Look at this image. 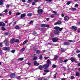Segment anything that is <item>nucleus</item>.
<instances>
[{"mask_svg":"<svg viewBox=\"0 0 80 80\" xmlns=\"http://www.w3.org/2000/svg\"><path fill=\"white\" fill-rule=\"evenodd\" d=\"M23 60V58H19L18 59V60H19V61H22V60Z\"/></svg>","mask_w":80,"mask_h":80,"instance_id":"nucleus-26","label":"nucleus"},{"mask_svg":"<svg viewBox=\"0 0 80 80\" xmlns=\"http://www.w3.org/2000/svg\"><path fill=\"white\" fill-rule=\"evenodd\" d=\"M39 58L40 60H42V55H40L39 57Z\"/></svg>","mask_w":80,"mask_h":80,"instance_id":"nucleus-35","label":"nucleus"},{"mask_svg":"<svg viewBox=\"0 0 80 80\" xmlns=\"http://www.w3.org/2000/svg\"><path fill=\"white\" fill-rule=\"evenodd\" d=\"M33 22H34V21L33 20H32L31 21V22H30L29 24H32V23H33Z\"/></svg>","mask_w":80,"mask_h":80,"instance_id":"nucleus-39","label":"nucleus"},{"mask_svg":"<svg viewBox=\"0 0 80 80\" xmlns=\"http://www.w3.org/2000/svg\"><path fill=\"white\" fill-rule=\"evenodd\" d=\"M15 42H19V40L18 39L15 40Z\"/></svg>","mask_w":80,"mask_h":80,"instance_id":"nucleus-33","label":"nucleus"},{"mask_svg":"<svg viewBox=\"0 0 80 80\" xmlns=\"http://www.w3.org/2000/svg\"><path fill=\"white\" fill-rule=\"evenodd\" d=\"M49 19H50V18H47V21H49Z\"/></svg>","mask_w":80,"mask_h":80,"instance_id":"nucleus-64","label":"nucleus"},{"mask_svg":"<svg viewBox=\"0 0 80 80\" xmlns=\"http://www.w3.org/2000/svg\"><path fill=\"white\" fill-rule=\"evenodd\" d=\"M70 43L68 42H65L64 43V44L65 45H69Z\"/></svg>","mask_w":80,"mask_h":80,"instance_id":"nucleus-24","label":"nucleus"},{"mask_svg":"<svg viewBox=\"0 0 80 80\" xmlns=\"http://www.w3.org/2000/svg\"><path fill=\"white\" fill-rule=\"evenodd\" d=\"M4 42H5V44L6 45V46H8V43H9V41H8V39L6 38V40L4 41Z\"/></svg>","mask_w":80,"mask_h":80,"instance_id":"nucleus-5","label":"nucleus"},{"mask_svg":"<svg viewBox=\"0 0 80 80\" xmlns=\"http://www.w3.org/2000/svg\"><path fill=\"white\" fill-rule=\"evenodd\" d=\"M76 52H77V53H80V50L77 51Z\"/></svg>","mask_w":80,"mask_h":80,"instance_id":"nucleus-55","label":"nucleus"},{"mask_svg":"<svg viewBox=\"0 0 80 80\" xmlns=\"http://www.w3.org/2000/svg\"><path fill=\"white\" fill-rule=\"evenodd\" d=\"M36 55H37L34 54L32 56V57H34L33 58V60H37V59L38 58L37 57H37V56Z\"/></svg>","mask_w":80,"mask_h":80,"instance_id":"nucleus-7","label":"nucleus"},{"mask_svg":"<svg viewBox=\"0 0 80 80\" xmlns=\"http://www.w3.org/2000/svg\"><path fill=\"white\" fill-rule=\"evenodd\" d=\"M58 57V56H54V58L53 59L54 60H57V58Z\"/></svg>","mask_w":80,"mask_h":80,"instance_id":"nucleus-22","label":"nucleus"},{"mask_svg":"<svg viewBox=\"0 0 80 80\" xmlns=\"http://www.w3.org/2000/svg\"><path fill=\"white\" fill-rule=\"evenodd\" d=\"M0 16L2 17H4L3 14H0Z\"/></svg>","mask_w":80,"mask_h":80,"instance_id":"nucleus-62","label":"nucleus"},{"mask_svg":"<svg viewBox=\"0 0 80 80\" xmlns=\"http://www.w3.org/2000/svg\"><path fill=\"white\" fill-rule=\"evenodd\" d=\"M40 53V51L39 50L37 51L36 52V53L37 54H38L39 53Z\"/></svg>","mask_w":80,"mask_h":80,"instance_id":"nucleus-37","label":"nucleus"},{"mask_svg":"<svg viewBox=\"0 0 80 80\" xmlns=\"http://www.w3.org/2000/svg\"><path fill=\"white\" fill-rule=\"evenodd\" d=\"M61 59V60L60 61V62L61 63H62V62H63V60L62 59Z\"/></svg>","mask_w":80,"mask_h":80,"instance_id":"nucleus-57","label":"nucleus"},{"mask_svg":"<svg viewBox=\"0 0 80 80\" xmlns=\"http://www.w3.org/2000/svg\"><path fill=\"white\" fill-rule=\"evenodd\" d=\"M44 72H46V73H48V72H49L50 71L48 70L45 69L44 71Z\"/></svg>","mask_w":80,"mask_h":80,"instance_id":"nucleus-28","label":"nucleus"},{"mask_svg":"<svg viewBox=\"0 0 80 80\" xmlns=\"http://www.w3.org/2000/svg\"><path fill=\"white\" fill-rule=\"evenodd\" d=\"M40 8H41V7H39L38 8V12L39 14L42 15V13H43V10L42 9H39Z\"/></svg>","mask_w":80,"mask_h":80,"instance_id":"nucleus-2","label":"nucleus"},{"mask_svg":"<svg viewBox=\"0 0 80 80\" xmlns=\"http://www.w3.org/2000/svg\"><path fill=\"white\" fill-rule=\"evenodd\" d=\"M71 80H72L74 78V77L73 76H72L70 78Z\"/></svg>","mask_w":80,"mask_h":80,"instance_id":"nucleus-45","label":"nucleus"},{"mask_svg":"<svg viewBox=\"0 0 80 80\" xmlns=\"http://www.w3.org/2000/svg\"><path fill=\"white\" fill-rule=\"evenodd\" d=\"M61 23H62V21H59L54 23V25H60V24H61Z\"/></svg>","mask_w":80,"mask_h":80,"instance_id":"nucleus-11","label":"nucleus"},{"mask_svg":"<svg viewBox=\"0 0 80 80\" xmlns=\"http://www.w3.org/2000/svg\"><path fill=\"white\" fill-rule=\"evenodd\" d=\"M68 62V59L65 60L63 61V62Z\"/></svg>","mask_w":80,"mask_h":80,"instance_id":"nucleus-46","label":"nucleus"},{"mask_svg":"<svg viewBox=\"0 0 80 80\" xmlns=\"http://www.w3.org/2000/svg\"><path fill=\"white\" fill-rule=\"evenodd\" d=\"M32 5H35V2H33L32 3Z\"/></svg>","mask_w":80,"mask_h":80,"instance_id":"nucleus-48","label":"nucleus"},{"mask_svg":"<svg viewBox=\"0 0 80 80\" xmlns=\"http://www.w3.org/2000/svg\"><path fill=\"white\" fill-rule=\"evenodd\" d=\"M27 15L28 17H30V16L32 15V13H29L27 14Z\"/></svg>","mask_w":80,"mask_h":80,"instance_id":"nucleus-27","label":"nucleus"},{"mask_svg":"<svg viewBox=\"0 0 80 80\" xmlns=\"http://www.w3.org/2000/svg\"><path fill=\"white\" fill-rule=\"evenodd\" d=\"M1 28H2V30H3V31H5V30H6V29H5V27H4L3 26L1 27Z\"/></svg>","mask_w":80,"mask_h":80,"instance_id":"nucleus-25","label":"nucleus"},{"mask_svg":"<svg viewBox=\"0 0 80 80\" xmlns=\"http://www.w3.org/2000/svg\"><path fill=\"white\" fill-rule=\"evenodd\" d=\"M15 38H12L10 40V42L11 44H13L15 43Z\"/></svg>","mask_w":80,"mask_h":80,"instance_id":"nucleus-9","label":"nucleus"},{"mask_svg":"<svg viewBox=\"0 0 80 80\" xmlns=\"http://www.w3.org/2000/svg\"><path fill=\"white\" fill-rule=\"evenodd\" d=\"M79 74L80 73H79V72H77L76 73V76H77V77H78L79 76Z\"/></svg>","mask_w":80,"mask_h":80,"instance_id":"nucleus-30","label":"nucleus"},{"mask_svg":"<svg viewBox=\"0 0 80 80\" xmlns=\"http://www.w3.org/2000/svg\"><path fill=\"white\" fill-rule=\"evenodd\" d=\"M0 47H3V45H2V42L0 43Z\"/></svg>","mask_w":80,"mask_h":80,"instance_id":"nucleus-50","label":"nucleus"},{"mask_svg":"<svg viewBox=\"0 0 80 80\" xmlns=\"http://www.w3.org/2000/svg\"><path fill=\"white\" fill-rule=\"evenodd\" d=\"M22 1L23 2H26L25 0H22Z\"/></svg>","mask_w":80,"mask_h":80,"instance_id":"nucleus-61","label":"nucleus"},{"mask_svg":"<svg viewBox=\"0 0 80 80\" xmlns=\"http://www.w3.org/2000/svg\"><path fill=\"white\" fill-rule=\"evenodd\" d=\"M36 34H37V32H34L33 33V35H36Z\"/></svg>","mask_w":80,"mask_h":80,"instance_id":"nucleus-44","label":"nucleus"},{"mask_svg":"<svg viewBox=\"0 0 80 80\" xmlns=\"http://www.w3.org/2000/svg\"><path fill=\"white\" fill-rule=\"evenodd\" d=\"M68 42H73V41H72V40H68Z\"/></svg>","mask_w":80,"mask_h":80,"instance_id":"nucleus-59","label":"nucleus"},{"mask_svg":"<svg viewBox=\"0 0 80 80\" xmlns=\"http://www.w3.org/2000/svg\"><path fill=\"white\" fill-rule=\"evenodd\" d=\"M43 80H48L47 79V78H45L43 79Z\"/></svg>","mask_w":80,"mask_h":80,"instance_id":"nucleus-56","label":"nucleus"},{"mask_svg":"<svg viewBox=\"0 0 80 80\" xmlns=\"http://www.w3.org/2000/svg\"><path fill=\"white\" fill-rule=\"evenodd\" d=\"M25 48H23L20 51L21 52H23L24 50H25Z\"/></svg>","mask_w":80,"mask_h":80,"instance_id":"nucleus-29","label":"nucleus"},{"mask_svg":"<svg viewBox=\"0 0 80 80\" xmlns=\"http://www.w3.org/2000/svg\"><path fill=\"white\" fill-rule=\"evenodd\" d=\"M71 2H72L71 1H69L68 3H67V4L68 5H70V3H71Z\"/></svg>","mask_w":80,"mask_h":80,"instance_id":"nucleus-40","label":"nucleus"},{"mask_svg":"<svg viewBox=\"0 0 80 80\" xmlns=\"http://www.w3.org/2000/svg\"><path fill=\"white\" fill-rule=\"evenodd\" d=\"M61 16L62 17H64V14H62Z\"/></svg>","mask_w":80,"mask_h":80,"instance_id":"nucleus-60","label":"nucleus"},{"mask_svg":"<svg viewBox=\"0 0 80 80\" xmlns=\"http://www.w3.org/2000/svg\"><path fill=\"white\" fill-rule=\"evenodd\" d=\"M41 27H43V28L45 27H49V25H46V24H41Z\"/></svg>","mask_w":80,"mask_h":80,"instance_id":"nucleus-6","label":"nucleus"},{"mask_svg":"<svg viewBox=\"0 0 80 80\" xmlns=\"http://www.w3.org/2000/svg\"><path fill=\"white\" fill-rule=\"evenodd\" d=\"M57 67V66H56V65H53L52 66V67H53V68H56V67Z\"/></svg>","mask_w":80,"mask_h":80,"instance_id":"nucleus-38","label":"nucleus"},{"mask_svg":"<svg viewBox=\"0 0 80 80\" xmlns=\"http://www.w3.org/2000/svg\"><path fill=\"white\" fill-rule=\"evenodd\" d=\"M13 23L14 24H15V25L17 23V22L16 21L14 22H13Z\"/></svg>","mask_w":80,"mask_h":80,"instance_id":"nucleus-63","label":"nucleus"},{"mask_svg":"<svg viewBox=\"0 0 80 80\" xmlns=\"http://www.w3.org/2000/svg\"><path fill=\"white\" fill-rule=\"evenodd\" d=\"M58 40V38H53L52 39V41L53 42H57Z\"/></svg>","mask_w":80,"mask_h":80,"instance_id":"nucleus-4","label":"nucleus"},{"mask_svg":"<svg viewBox=\"0 0 80 80\" xmlns=\"http://www.w3.org/2000/svg\"><path fill=\"white\" fill-rule=\"evenodd\" d=\"M5 25V23L3 22H0V26H3V27H4Z\"/></svg>","mask_w":80,"mask_h":80,"instance_id":"nucleus-17","label":"nucleus"},{"mask_svg":"<svg viewBox=\"0 0 80 80\" xmlns=\"http://www.w3.org/2000/svg\"><path fill=\"white\" fill-rule=\"evenodd\" d=\"M49 58V57H45L44 58L45 59H48Z\"/></svg>","mask_w":80,"mask_h":80,"instance_id":"nucleus-49","label":"nucleus"},{"mask_svg":"<svg viewBox=\"0 0 80 80\" xmlns=\"http://www.w3.org/2000/svg\"><path fill=\"white\" fill-rule=\"evenodd\" d=\"M15 76V74L14 73H12L10 75L11 78H14Z\"/></svg>","mask_w":80,"mask_h":80,"instance_id":"nucleus-12","label":"nucleus"},{"mask_svg":"<svg viewBox=\"0 0 80 80\" xmlns=\"http://www.w3.org/2000/svg\"><path fill=\"white\" fill-rule=\"evenodd\" d=\"M68 20H69V17H68L66 16L64 17V21H68Z\"/></svg>","mask_w":80,"mask_h":80,"instance_id":"nucleus-10","label":"nucleus"},{"mask_svg":"<svg viewBox=\"0 0 80 80\" xmlns=\"http://www.w3.org/2000/svg\"><path fill=\"white\" fill-rule=\"evenodd\" d=\"M4 12L5 13H7L8 12V11H7V9H6L4 10Z\"/></svg>","mask_w":80,"mask_h":80,"instance_id":"nucleus-54","label":"nucleus"},{"mask_svg":"<svg viewBox=\"0 0 80 80\" xmlns=\"http://www.w3.org/2000/svg\"><path fill=\"white\" fill-rule=\"evenodd\" d=\"M47 64H48V65H49V64H50L51 63V61H50V60L48 59L47 61Z\"/></svg>","mask_w":80,"mask_h":80,"instance_id":"nucleus-21","label":"nucleus"},{"mask_svg":"<svg viewBox=\"0 0 80 80\" xmlns=\"http://www.w3.org/2000/svg\"><path fill=\"white\" fill-rule=\"evenodd\" d=\"M15 51V50H12L11 51V52L12 53H14Z\"/></svg>","mask_w":80,"mask_h":80,"instance_id":"nucleus-43","label":"nucleus"},{"mask_svg":"<svg viewBox=\"0 0 80 80\" xmlns=\"http://www.w3.org/2000/svg\"><path fill=\"white\" fill-rule=\"evenodd\" d=\"M25 16H26V14L25 13H24L21 15V17L22 18L25 17Z\"/></svg>","mask_w":80,"mask_h":80,"instance_id":"nucleus-14","label":"nucleus"},{"mask_svg":"<svg viewBox=\"0 0 80 80\" xmlns=\"http://www.w3.org/2000/svg\"><path fill=\"white\" fill-rule=\"evenodd\" d=\"M42 80V78H40L38 79V80Z\"/></svg>","mask_w":80,"mask_h":80,"instance_id":"nucleus-58","label":"nucleus"},{"mask_svg":"<svg viewBox=\"0 0 80 80\" xmlns=\"http://www.w3.org/2000/svg\"><path fill=\"white\" fill-rule=\"evenodd\" d=\"M48 66H49V64H46L44 65L43 66V68H47L48 67Z\"/></svg>","mask_w":80,"mask_h":80,"instance_id":"nucleus-8","label":"nucleus"},{"mask_svg":"<svg viewBox=\"0 0 80 80\" xmlns=\"http://www.w3.org/2000/svg\"><path fill=\"white\" fill-rule=\"evenodd\" d=\"M3 0H0V5H3Z\"/></svg>","mask_w":80,"mask_h":80,"instance_id":"nucleus-19","label":"nucleus"},{"mask_svg":"<svg viewBox=\"0 0 80 80\" xmlns=\"http://www.w3.org/2000/svg\"><path fill=\"white\" fill-rule=\"evenodd\" d=\"M20 14H21V12H17L16 13V15H20Z\"/></svg>","mask_w":80,"mask_h":80,"instance_id":"nucleus-41","label":"nucleus"},{"mask_svg":"<svg viewBox=\"0 0 80 80\" xmlns=\"http://www.w3.org/2000/svg\"><path fill=\"white\" fill-rule=\"evenodd\" d=\"M5 35H6V36L8 35V32H6L5 33Z\"/></svg>","mask_w":80,"mask_h":80,"instance_id":"nucleus-51","label":"nucleus"},{"mask_svg":"<svg viewBox=\"0 0 80 80\" xmlns=\"http://www.w3.org/2000/svg\"><path fill=\"white\" fill-rule=\"evenodd\" d=\"M63 28H60L59 27L57 26L55 27L54 28V29H55V30L54 31V32L55 34H58V30L61 31L63 30Z\"/></svg>","mask_w":80,"mask_h":80,"instance_id":"nucleus-1","label":"nucleus"},{"mask_svg":"<svg viewBox=\"0 0 80 80\" xmlns=\"http://www.w3.org/2000/svg\"><path fill=\"white\" fill-rule=\"evenodd\" d=\"M55 17V15L54 14H53L51 15V18H53Z\"/></svg>","mask_w":80,"mask_h":80,"instance_id":"nucleus-34","label":"nucleus"},{"mask_svg":"<svg viewBox=\"0 0 80 80\" xmlns=\"http://www.w3.org/2000/svg\"><path fill=\"white\" fill-rule=\"evenodd\" d=\"M9 15H11V14H12V12L11 11H10L9 12Z\"/></svg>","mask_w":80,"mask_h":80,"instance_id":"nucleus-52","label":"nucleus"},{"mask_svg":"<svg viewBox=\"0 0 80 80\" xmlns=\"http://www.w3.org/2000/svg\"><path fill=\"white\" fill-rule=\"evenodd\" d=\"M78 5L77 4H75V5L74 7H78Z\"/></svg>","mask_w":80,"mask_h":80,"instance_id":"nucleus-42","label":"nucleus"},{"mask_svg":"<svg viewBox=\"0 0 80 80\" xmlns=\"http://www.w3.org/2000/svg\"><path fill=\"white\" fill-rule=\"evenodd\" d=\"M2 49L3 50L7 51V52H9V51H10V49L8 47H4L2 48Z\"/></svg>","mask_w":80,"mask_h":80,"instance_id":"nucleus-3","label":"nucleus"},{"mask_svg":"<svg viewBox=\"0 0 80 80\" xmlns=\"http://www.w3.org/2000/svg\"><path fill=\"white\" fill-rule=\"evenodd\" d=\"M9 7H10V5L8 4L6 6V7L7 8H9Z\"/></svg>","mask_w":80,"mask_h":80,"instance_id":"nucleus-53","label":"nucleus"},{"mask_svg":"<svg viewBox=\"0 0 80 80\" xmlns=\"http://www.w3.org/2000/svg\"><path fill=\"white\" fill-rule=\"evenodd\" d=\"M27 42H28V41L27 40H26L25 41H24V42H23V45L24 44H25V43H27Z\"/></svg>","mask_w":80,"mask_h":80,"instance_id":"nucleus-32","label":"nucleus"},{"mask_svg":"<svg viewBox=\"0 0 80 80\" xmlns=\"http://www.w3.org/2000/svg\"><path fill=\"white\" fill-rule=\"evenodd\" d=\"M57 73L56 72L55 74H54L53 75L54 78H56V75H57Z\"/></svg>","mask_w":80,"mask_h":80,"instance_id":"nucleus-36","label":"nucleus"},{"mask_svg":"<svg viewBox=\"0 0 80 80\" xmlns=\"http://www.w3.org/2000/svg\"><path fill=\"white\" fill-rule=\"evenodd\" d=\"M39 70H42L43 69V67L41 65H40L39 66Z\"/></svg>","mask_w":80,"mask_h":80,"instance_id":"nucleus-18","label":"nucleus"},{"mask_svg":"<svg viewBox=\"0 0 80 80\" xmlns=\"http://www.w3.org/2000/svg\"><path fill=\"white\" fill-rule=\"evenodd\" d=\"M17 79H20L21 77H20V76H18L17 77Z\"/></svg>","mask_w":80,"mask_h":80,"instance_id":"nucleus-47","label":"nucleus"},{"mask_svg":"<svg viewBox=\"0 0 80 80\" xmlns=\"http://www.w3.org/2000/svg\"><path fill=\"white\" fill-rule=\"evenodd\" d=\"M70 60H71V61H72V62H73L75 61V59L74 58L72 57L70 59Z\"/></svg>","mask_w":80,"mask_h":80,"instance_id":"nucleus-15","label":"nucleus"},{"mask_svg":"<svg viewBox=\"0 0 80 80\" xmlns=\"http://www.w3.org/2000/svg\"><path fill=\"white\" fill-rule=\"evenodd\" d=\"M52 12L54 14H55L56 15H57V12H55L54 11H52Z\"/></svg>","mask_w":80,"mask_h":80,"instance_id":"nucleus-31","label":"nucleus"},{"mask_svg":"<svg viewBox=\"0 0 80 80\" xmlns=\"http://www.w3.org/2000/svg\"><path fill=\"white\" fill-rule=\"evenodd\" d=\"M34 65H36V66H38V65H39V63L37 62V61H35L34 62Z\"/></svg>","mask_w":80,"mask_h":80,"instance_id":"nucleus-13","label":"nucleus"},{"mask_svg":"<svg viewBox=\"0 0 80 80\" xmlns=\"http://www.w3.org/2000/svg\"><path fill=\"white\" fill-rule=\"evenodd\" d=\"M76 10H77L76 8H73L71 9V11H75Z\"/></svg>","mask_w":80,"mask_h":80,"instance_id":"nucleus-23","label":"nucleus"},{"mask_svg":"<svg viewBox=\"0 0 80 80\" xmlns=\"http://www.w3.org/2000/svg\"><path fill=\"white\" fill-rule=\"evenodd\" d=\"M15 29H17V30H19L20 29V27L18 25H17L15 28Z\"/></svg>","mask_w":80,"mask_h":80,"instance_id":"nucleus-20","label":"nucleus"},{"mask_svg":"<svg viewBox=\"0 0 80 80\" xmlns=\"http://www.w3.org/2000/svg\"><path fill=\"white\" fill-rule=\"evenodd\" d=\"M72 29H73V30H75V31H76V30H77V27H75V26H73L72 27Z\"/></svg>","mask_w":80,"mask_h":80,"instance_id":"nucleus-16","label":"nucleus"}]
</instances>
